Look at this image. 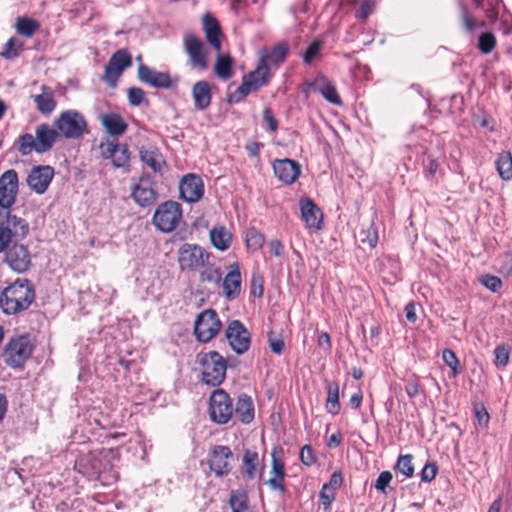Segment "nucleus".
<instances>
[{"label":"nucleus","instance_id":"50","mask_svg":"<svg viewBox=\"0 0 512 512\" xmlns=\"http://www.w3.org/2000/svg\"><path fill=\"white\" fill-rule=\"evenodd\" d=\"M495 46V36L491 32H482V54L491 52Z\"/></svg>","mask_w":512,"mask_h":512},{"label":"nucleus","instance_id":"42","mask_svg":"<svg viewBox=\"0 0 512 512\" xmlns=\"http://www.w3.org/2000/svg\"><path fill=\"white\" fill-rule=\"evenodd\" d=\"M229 502L232 512H246L248 508L247 496L241 491H233L230 495Z\"/></svg>","mask_w":512,"mask_h":512},{"label":"nucleus","instance_id":"63","mask_svg":"<svg viewBox=\"0 0 512 512\" xmlns=\"http://www.w3.org/2000/svg\"><path fill=\"white\" fill-rule=\"evenodd\" d=\"M283 246L280 241L273 240L269 243V252L273 256H280L282 254Z\"/></svg>","mask_w":512,"mask_h":512},{"label":"nucleus","instance_id":"49","mask_svg":"<svg viewBox=\"0 0 512 512\" xmlns=\"http://www.w3.org/2000/svg\"><path fill=\"white\" fill-rule=\"evenodd\" d=\"M361 241L367 243L370 247L374 248L378 242L377 230L371 225L366 230L362 231Z\"/></svg>","mask_w":512,"mask_h":512},{"label":"nucleus","instance_id":"44","mask_svg":"<svg viewBox=\"0 0 512 512\" xmlns=\"http://www.w3.org/2000/svg\"><path fill=\"white\" fill-rule=\"evenodd\" d=\"M246 244L249 249L258 250L264 244V236L254 228L246 232Z\"/></svg>","mask_w":512,"mask_h":512},{"label":"nucleus","instance_id":"10","mask_svg":"<svg viewBox=\"0 0 512 512\" xmlns=\"http://www.w3.org/2000/svg\"><path fill=\"white\" fill-rule=\"evenodd\" d=\"M184 51L192 69L204 71L208 68V53L203 42L194 34H186L183 38Z\"/></svg>","mask_w":512,"mask_h":512},{"label":"nucleus","instance_id":"7","mask_svg":"<svg viewBox=\"0 0 512 512\" xmlns=\"http://www.w3.org/2000/svg\"><path fill=\"white\" fill-rule=\"evenodd\" d=\"M181 220V205L175 201H166L156 208L152 223L159 231L169 233L176 229Z\"/></svg>","mask_w":512,"mask_h":512},{"label":"nucleus","instance_id":"64","mask_svg":"<svg viewBox=\"0 0 512 512\" xmlns=\"http://www.w3.org/2000/svg\"><path fill=\"white\" fill-rule=\"evenodd\" d=\"M362 393L360 391L354 393L350 398V405L353 409H358L362 402Z\"/></svg>","mask_w":512,"mask_h":512},{"label":"nucleus","instance_id":"59","mask_svg":"<svg viewBox=\"0 0 512 512\" xmlns=\"http://www.w3.org/2000/svg\"><path fill=\"white\" fill-rule=\"evenodd\" d=\"M263 118L264 120L266 121V123L268 124L269 126V129L272 131V132H275L278 128V122L277 120L275 119L272 111L270 108H265L264 111H263Z\"/></svg>","mask_w":512,"mask_h":512},{"label":"nucleus","instance_id":"52","mask_svg":"<svg viewBox=\"0 0 512 512\" xmlns=\"http://www.w3.org/2000/svg\"><path fill=\"white\" fill-rule=\"evenodd\" d=\"M392 480V474L389 471H383L379 474L378 478L375 481L374 487L376 490L385 492L387 486L390 484Z\"/></svg>","mask_w":512,"mask_h":512},{"label":"nucleus","instance_id":"16","mask_svg":"<svg viewBox=\"0 0 512 512\" xmlns=\"http://www.w3.org/2000/svg\"><path fill=\"white\" fill-rule=\"evenodd\" d=\"M232 457V451L228 446H214L208 459L210 470L219 477L227 475L231 470L230 460Z\"/></svg>","mask_w":512,"mask_h":512},{"label":"nucleus","instance_id":"24","mask_svg":"<svg viewBox=\"0 0 512 512\" xmlns=\"http://www.w3.org/2000/svg\"><path fill=\"white\" fill-rule=\"evenodd\" d=\"M241 283L240 265L234 262L229 266V271L222 282L223 293L228 300H233L240 295Z\"/></svg>","mask_w":512,"mask_h":512},{"label":"nucleus","instance_id":"46","mask_svg":"<svg viewBox=\"0 0 512 512\" xmlns=\"http://www.w3.org/2000/svg\"><path fill=\"white\" fill-rule=\"evenodd\" d=\"M268 343L273 353L280 355L284 351L283 338L272 331L268 334Z\"/></svg>","mask_w":512,"mask_h":512},{"label":"nucleus","instance_id":"41","mask_svg":"<svg viewBox=\"0 0 512 512\" xmlns=\"http://www.w3.org/2000/svg\"><path fill=\"white\" fill-rule=\"evenodd\" d=\"M412 455L406 454L399 456L397 463L395 465V469L401 473L402 475L410 478L414 474V466L412 463Z\"/></svg>","mask_w":512,"mask_h":512},{"label":"nucleus","instance_id":"28","mask_svg":"<svg viewBox=\"0 0 512 512\" xmlns=\"http://www.w3.org/2000/svg\"><path fill=\"white\" fill-rule=\"evenodd\" d=\"M191 92L195 109L202 111L210 106L212 94L207 81L200 80L194 83Z\"/></svg>","mask_w":512,"mask_h":512},{"label":"nucleus","instance_id":"12","mask_svg":"<svg viewBox=\"0 0 512 512\" xmlns=\"http://www.w3.org/2000/svg\"><path fill=\"white\" fill-rule=\"evenodd\" d=\"M225 336L231 349L235 353L243 354L248 351L250 347L251 336L241 321H231L226 328Z\"/></svg>","mask_w":512,"mask_h":512},{"label":"nucleus","instance_id":"25","mask_svg":"<svg viewBox=\"0 0 512 512\" xmlns=\"http://www.w3.org/2000/svg\"><path fill=\"white\" fill-rule=\"evenodd\" d=\"M0 214V228L7 230L15 238H24L28 234L29 226L27 222L22 218L11 215L10 209L5 210V212L1 211Z\"/></svg>","mask_w":512,"mask_h":512},{"label":"nucleus","instance_id":"1","mask_svg":"<svg viewBox=\"0 0 512 512\" xmlns=\"http://www.w3.org/2000/svg\"><path fill=\"white\" fill-rule=\"evenodd\" d=\"M35 300V289L28 279H17L0 293V309L5 315L26 311Z\"/></svg>","mask_w":512,"mask_h":512},{"label":"nucleus","instance_id":"61","mask_svg":"<svg viewBox=\"0 0 512 512\" xmlns=\"http://www.w3.org/2000/svg\"><path fill=\"white\" fill-rule=\"evenodd\" d=\"M405 314H406L407 320L410 323H415L416 322V320H417L416 307H415V304L413 302H409L405 306Z\"/></svg>","mask_w":512,"mask_h":512},{"label":"nucleus","instance_id":"21","mask_svg":"<svg viewBox=\"0 0 512 512\" xmlns=\"http://www.w3.org/2000/svg\"><path fill=\"white\" fill-rule=\"evenodd\" d=\"M54 176V169L49 165L32 168L27 176V185L37 194H43L48 189Z\"/></svg>","mask_w":512,"mask_h":512},{"label":"nucleus","instance_id":"6","mask_svg":"<svg viewBox=\"0 0 512 512\" xmlns=\"http://www.w3.org/2000/svg\"><path fill=\"white\" fill-rule=\"evenodd\" d=\"M270 79L269 67L264 63H259L257 68L245 75L241 85L237 90L229 95L230 103L241 102L251 91H255L266 85Z\"/></svg>","mask_w":512,"mask_h":512},{"label":"nucleus","instance_id":"20","mask_svg":"<svg viewBox=\"0 0 512 512\" xmlns=\"http://www.w3.org/2000/svg\"><path fill=\"white\" fill-rule=\"evenodd\" d=\"M180 196L189 203L198 202L204 194V184L200 176L189 173L179 183Z\"/></svg>","mask_w":512,"mask_h":512},{"label":"nucleus","instance_id":"11","mask_svg":"<svg viewBox=\"0 0 512 512\" xmlns=\"http://www.w3.org/2000/svg\"><path fill=\"white\" fill-rule=\"evenodd\" d=\"M209 254L196 244H183L178 250V263L181 270H198L208 261Z\"/></svg>","mask_w":512,"mask_h":512},{"label":"nucleus","instance_id":"3","mask_svg":"<svg viewBox=\"0 0 512 512\" xmlns=\"http://www.w3.org/2000/svg\"><path fill=\"white\" fill-rule=\"evenodd\" d=\"M34 350V344L29 335H19L12 337L6 343L2 352L4 363L13 369L21 368L31 357Z\"/></svg>","mask_w":512,"mask_h":512},{"label":"nucleus","instance_id":"2","mask_svg":"<svg viewBox=\"0 0 512 512\" xmlns=\"http://www.w3.org/2000/svg\"><path fill=\"white\" fill-rule=\"evenodd\" d=\"M60 137L57 129L47 123L38 125L35 135L25 133L18 138V152L25 156L33 151L42 154L49 151Z\"/></svg>","mask_w":512,"mask_h":512},{"label":"nucleus","instance_id":"58","mask_svg":"<svg viewBox=\"0 0 512 512\" xmlns=\"http://www.w3.org/2000/svg\"><path fill=\"white\" fill-rule=\"evenodd\" d=\"M201 279L203 281L218 283L221 279V272L219 269L205 270L201 273Z\"/></svg>","mask_w":512,"mask_h":512},{"label":"nucleus","instance_id":"9","mask_svg":"<svg viewBox=\"0 0 512 512\" xmlns=\"http://www.w3.org/2000/svg\"><path fill=\"white\" fill-rule=\"evenodd\" d=\"M209 416L217 424L228 423L233 416V402L223 389L214 390L209 397Z\"/></svg>","mask_w":512,"mask_h":512},{"label":"nucleus","instance_id":"62","mask_svg":"<svg viewBox=\"0 0 512 512\" xmlns=\"http://www.w3.org/2000/svg\"><path fill=\"white\" fill-rule=\"evenodd\" d=\"M405 391L410 398H414L419 394V385L416 381H410L405 386Z\"/></svg>","mask_w":512,"mask_h":512},{"label":"nucleus","instance_id":"35","mask_svg":"<svg viewBox=\"0 0 512 512\" xmlns=\"http://www.w3.org/2000/svg\"><path fill=\"white\" fill-rule=\"evenodd\" d=\"M204 31L207 42L217 51L221 52V32L218 22L214 18H204Z\"/></svg>","mask_w":512,"mask_h":512},{"label":"nucleus","instance_id":"47","mask_svg":"<svg viewBox=\"0 0 512 512\" xmlns=\"http://www.w3.org/2000/svg\"><path fill=\"white\" fill-rule=\"evenodd\" d=\"M336 492L332 491L328 487L322 486L319 493L321 505L325 510L329 509L332 502L335 500Z\"/></svg>","mask_w":512,"mask_h":512},{"label":"nucleus","instance_id":"38","mask_svg":"<svg viewBox=\"0 0 512 512\" xmlns=\"http://www.w3.org/2000/svg\"><path fill=\"white\" fill-rule=\"evenodd\" d=\"M23 48L24 43L21 40L15 37H11L8 39L3 50L0 52V57L5 60H14L23 51Z\"/></svg>","mask_w":512,"mask_h":512},{"label":"nucleus","instance_id":"33","mask_svg":"<svg viewBox=\"0 0 512 512\" xmlns=\"http://www.w3.org/2000/svg\"><path fill=\"white\" fill-rule=\"evenodd\" d=\"M212 245L219 251H226L232 242V234L224 226H215L209 233Z\"/></svg>","mask_w":512,"mask_h":512},{"label":"nucleus","instance_id":"13","mask_svg":"<svg viewBox=\"0 0 512 512\" xmlns=\"http://www.w3.org/2000/svg\"><path fill=\"white\" fill-rule=\"evenodd\" d=\"M132 65V58L126 49L117 50L110 57L105 70L103 79L110 86H114L123 73V71Z\"/></svg>","mask_w":512,"mask_h":512},{"label":"nucleus","instance_id":"22","mask_svg":"<svg viewBox=\"0 0 512 512\" xmlns=\"http://www.w3.org/2000/svg\"><path fill=\"white\" fill-rule=\"evenodd\" d=\"M301 218L309 230L321 229L323 222V213L317 205L309 198H301L300 202Z\"/></svg>","mask_w":512,"mask_h":512},{"label":"nucleus","instance_id":"56","mask_svg":"<svg viewBox=\"0 0 512 512\" xmlns=\"http://www.w3.org/2000/svg\"><path fill=\"white\" fill-rule=\"evenodd\" d=\"M321 49V42L320 41H314L306 50L304 54V61L307 64H310L318 55L319 51Z\"/></svg>","mask_w":512,"mask_h":512},{"label":"nucleus","instance_id":"60","mask_svg":"<svg viewBox=\"0 0 512 512\" xmlns=\"http://www.w3.org/2000/svg\"><path fill=\"white\" fill-rule=\"evenodd\" d=\"M15 238L10 232L0 228V252L5 251L9 246L8 244Z\"/></svg>","mask_w":512,"mask_h":512},{"label":"nucleus","instance_id":"39","mask_svg":"<svg viewBox=\"0 0 512 512\" xmlns=\"http://www.w3.org/2000/svg\"><path fill=\"white\" fill-rule=\"evenodd\" d=\"M496 168L503 180L512 178V155L509 152H502L496 160Z\"/></svg>","mask_w":512,"mask_h":512},{"label":"nucleus","instance_id":"30","mask_svg":"<svg viewBox=\"0 0 512 512\" xmlns=\"http://www.w3.org/2000/svg\"><path fill=\"white\" fill-rule=\"evenodd\" d=\"M32 98L36 104L37 110L42 114L49 115L56 107L53 90L46 85H42L41 93L32 96Z\"/></svg>","mask_w":512,"mask_h":512},{"label":"nucleus","instance_id":"51","mask_svg":"<svg viewBox=\"0 0 512 512\" xmlns=\"http://www.w3.org/2000/svg\"><path fill=\"white\" fill-rule=\"evenodd\" d=\"M145 94L144 91L139 87H131L128 90V100L129 103L133 106H138L144 100Z\"/></svg>","mask_w":512,"mask_h":512},{"label":"nucleus","instance_id":"54","mask_svg":"<svg viewBox=\"0 0 512 512\" xmlns=\"http://www.w3.org/2000/svg\"><path fill=\"white\" fill-rule=\"evenodd\" d=\"M374 5L373 0H364L356 12V17L363 20L366 19L373 12Z\"/></svg>","mask_w":512,"mask_h":512},{"label":"nucleus","instance_id":"43","mask_svg":"<svg viewBox=\"0 0 512 512\" xmlns=\"http://www.w3.org/2000/svg\"><path fill=\"white\" fill-rule=\"evenodd\" d=\"M510 347L500 345L494 349V364L498 368H505L509 362Z\"/></svg>","mask_w":512,"mask_h":512},{"label":"nucleus","instance_id":"55","mask_svg":"<svg viewBox=\"0 0 512 512\" xmlns=\"http://www.w3.org/2000/svg\"><path fill=\"white\" fill-rule=\"evenodd\" d=\"M300 460L306 466H311L316 462L313 450L309 445H305L300 452Z\"/></svg>","mask_w":512,"mask_h":512},{"label":"nucleus","instance_id":"26","mask_svg":"<svg viewBox=\"0 0 512 512\" xmlns=\"http://www.w3.org/2000/svg\"><path fill=\"white\" fill-rule=\"evenodd\" d=\"M99 119L106 132L112 137L121 136L127 130V123L123 117L117 113H103L100 115Z\"/></svg>","mask_w":512,"mask_h":512},{"label":"nucleus","instance_id":"57","mask_svg":"<svg viewBox=\"0 0 512 512\" xmlns=\"http://www.w3.org/2000/svg\"><path fill=\"white\" fill-rule=\"evenodd\" d=\"M343 483V475L341 471H335L330 477L328 483H325L323 486L328 487L332 491L336 492L337 489L341 487Z\"/></svg>","mask_w":512,"mask_h":512},{"label":"nucleus","instance_id":"32","mask_svg":"<svg viewBox=\"0 0 512 512\" xmlns=\"http://www.w3.org/2000/svg\"><path fill=\"white\" fill-rule=\"evenodd\" d=\"M234 61L229 54L218 52L214 65V74L221 80H229L234 75Z\"/></svg>","mask_w":512,"mask_h":512},{"label":"nucleus","instance_id":"40","mask_svg":"<svg viewBox=\"0 0 512 512\" xmlns=\"http://www.w3.org/2000/svg\"><path fill=\"white\" fill-rule=\"evenodd\" d=\"M258 463L259 459L257 452L246 450L243 456V464L245 467V473L249 479H253L255 477Z\"/></svg>","mask_w":512,"mask_h":512},{"label":"nucleus","instance_id":"37","mask_svg":"<svg viewBox=\"0 0 512 512\" xmlns=\"http://www.w3.org/2000/svg\"><path fill=\"white\" fill-rule=\"evenodd\" d=\"M325 406L328 413L332 415L339 413V385L336 382H330L327 385V400Z\"/></svg>","mask_w":512,"mask_h":512},{"label":"nucleus","instance_id":"23","mask_svg":"<svg viewBox=\"0 0 512 512\" xmlns=\"http://www.w3.org/2000/svg\"><path fill=\"white\" fill-rule=\"evenodd\" d=\"M273 170L275 176L285 184L294 183L301 172L299 163L287 158L275 160Z\"/></svg>","mask_w":512,"mask_h":512},{"label":"nucleus","instance_id":"53","mask_svg":"<svg viewBox=\"0 0 512 512\" xmlns=\"http://www.w3.org/2000/svg\"><path fill=\"white\" fill-rule=\"evenodd\" d=\"M443 360L444 362L453 370V374L456 375L458 373V358L455 353L449 349L443 351Z\"/></svg>","mask_w":512,"mask_h":512},{"label":"nucleus","instance_id":"34","mask_svg":"<svg viewBox=\"0 0 512 512\" xmlns=\"http://www.w3.org/2000/svg\"><path fill=\"white\" fill-rule=\"evenodd\" d=\"M288 53V46L286 44H279L270 50H264L261 53L260 63L278 66L281 64Z\"/></svg>","mask_w":512,"mask_h":512},{"label":"nucleus","instance_id":"18","mask_svg":"<svg viewBox=\"0 0 512 512\" xmlns=\"http://www.w3.org/2000/svg\"><path fill=\"white\" fill-rule=\"evenodd\" d=\"M271 457L272 463L270 478L268 479L267 484L271 490L284 493L285 464L283 461V449L281 447H274L271 452Z\"/></svg>","mask_w":512,"mask_h":512},{"label":"nucleus","instance_id":"15","mask_svg":"<svg viewBox=\"0 0 512 512\" xmlns=\"http://www.w3.org/2000/svg\"><path fill=\"white\" fill-rule=\"evenodd\" d=\"M137 77L140 82L153 88L169 89L177 83V79L173 80L168 72L150 69L143 63L138 66Z\"/></svg>","mask_w":512,"mask_h":512},{"label":"nucleus","instance_id":"31","mask_svg":"<svg viewBox=\"0 0 512 512\" xmlns=\"http://www.w3.org/2000/svg\"><path fill=\"white\" fill-rule=\"evenodd\" d=\"M140 158L155 173H162L165 168V160L156 148L140 149Z\"/></svg>","mask_w":512,"mask_h":512},{"label":"nucleus","instance_id":"14","mask_svg":"<svg viewBox=\"0 0 512 512\" xmlns=\"http://www.w3.org/2000/svg\"><path fill=\"white\" fill-rule=\"evenodd\" d=\"M4 263L15 273H25L31 266V254L23 244H13L5 250Z\"/></svg>","mask_w":512,"mask_h":512},{"label":"nucleus","instance_id":"17","mask_svg":"<svg viewBox=\"0 0 512 512\" xmlns=\"http://www.w3.org/2000/svg\"><path fill=\"white\" fill-rule=\"evenodd\" d=\"M101 154L104 158L111 159L116 168H124L129 165L130 152L126 144H120L114 140H107L100 144Z\"/></svg>","mask_w":512,"mask_h":512},{"label":"nucleus","instance_id":"4","mask_svg":"<svg viewBox=\"0 0 512 512\" xmlns=\"http://www.w3.org/2000/svg\"><path fill=\"white\" fill-rule=\"evenodd\" d=\"M202 381L208 386H219L225 379L227 362L216 351L203 354L199 360Z\"/></svg>","mask_w":512,"mask_h":512},{"label":"nucleus","instance_id":"27","mask_svg":"<svg viewBox=\"0 0 512 512\" xmlns=\"http://www.w3.org/2000/svg\"><path fill=\"white\" fill-rule=\"evenodd\" d=\"M310 87L319 92L328 102L341 105L342 101L335 86L325 76L318 75Z\"/></svg>","mask_w":512,"mask_h":512},{"label":"nucleus","instance_id":"48","mask_svg":"<svg viewBox=\"0 0 512 512\" xmlns=\"http://www.w3.org/2000/svg\"><path fill=\"white\" fill-rule=\"evenodd\" d=\"M438 472L437 465L434 462L427 463L421 470L420 477L423 482H431L435 479Z\"/></svg>","mask_w":512,"mask_h":512},{"label":"nucleus","instance_id":"45","mask_svg":"<svg viewBox=\"0 0 512 512\" xmlns=\"http://www.w3.org/2000/svg\"><path fill=\"white\" fill-rule=\"evenodd\" d=\"M482 285L490 291L497 293L502 288V280L494 275L486 274L482 275Z\"/></svg>","mask_w":512,"mask_h":512},{"label":"nucleus","instance_id":"36","mask_svg":"<svg viewBox=\"0 0 512 512\" xmlns=\"http://www.w3.org/2000/svg\"><path fill=\"white\" fill-rule=\"evenodd\" d=\"M14 28L19 35L31 38L39 29V23L29 17H18Z\"/></svg>","mask_w":512,"mask_h":512},{"label":"nucleus","instance_id":"5","mask_svg":"<svg viewBox=\"0 0 512 512\" xmlns=\"http://www.w3.org/2000/svg\"><path fill=\"white\" fill-rule=\"evenodd\" d=\"M55 127L60 136L66 139H78L87 131V121L84 115L75 110L62 111L55 120Z\"/></svg>","mask_w":512,"mask_h":512},{"label":"nucleus","instance_id":"29","mask_svg":"<svg viewBox=\"0 0 512 512\" xmlns=\"http://www.w3.org/2000/svg\"><path fill=\"white\" fill-rule=\"evenodd\" d=\"M236 417L243 424H249L253 421L255 410L253 400L247 394H240L237 398L235 408H233Z\"/></svg>","mask_w":512,"mask_h":512},{"label":"nucleus","instance_id":"19","mask_svg":"<svg viewBox=\"0 0 512 512\" xmlns=\"http://www.w3.org/2000/svg\"><path fill=\"white\" fill-rule=\"evenodd\" d=\"M131 197L141 207H147L155 203L157 191L149 175L140 177L139 182L132 188Z\"/></svg>","mask_w":512,"mask_h":512},{"label":"nucleus","instance_id":"8","mask_svg":"<svg viewBox=\"0 0 512 512\" xmlns=\"http://www.w3.org/2000/svg\"><path fill=\"white\" fill-rule=\"evenodd\" d=\"M222 328V322L213 309H206L197 315L194 322V335L197 341L207 343L215 338Z\"/></svg>","mask_w":512,"mask_h":512}]
</instances>
